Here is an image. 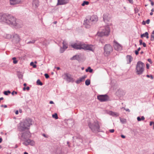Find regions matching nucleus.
Masks as SVG:
<instances>
[{"label": "nucleus", "instance_id": "nucleus-1", "mask_svg": "<svg viewBox=\"0 0 154 154\" xmlns=\"http://www.w3.org/2000/svg\"><path fill=\"white\" fill-rule=\"evenodd\" d=\"M32 122L31 119L27 118L20 122L18 127L19 131H23L26 130H28L30 126L32 125Z\"/></svg>", "mask_w": 154, "mask_h": 154}, {"label": "nucleus", "instance_id": "nucleus-2", "mask_svg": "<svg viewBox=\"0 0 154 154\" xmlns=\"http://www.w3.org/2000/svg\"><path fill=\"white\" fill-rule=\"evenodd\" d=\"M1 20L9 24L14 26H16L17 24L16 18L11 15L3 16L1 17Z\"/></svg>", "mask_w": 154, "mask_h": 154}, {"label": "nucleus", "instance_id": "nucleus-3", "mask_svg": "<svg viewBox=\"0 0 154 154\" xmlns=\"http://www.w3.org/2000/svg\"><path fill=\"white\" fill-rule=\"evenodd\" d=\"M110 27L108 26L100 27L97 32L98 36L102 37L104 36H108L110 33Z\"/></svg>", "mask_w": 154, "mask_h": 154}, {"label": "nucleus", "instance_id": "nucleus-4", "mask_svg": "<svg viewBox=\"0 0 154 154\" xmlns=\"http://www.w3.org/2000/svg\"><path fill=\"white\" fill-rule=\"evenodd\" d=\"M88 125L92 132H97L100 131V126L98 121H96L90 123Z\"/></svg>", "mask_w": 154, "mask_h": 154}, {"label": "nucleus", "instance_id": "nucleus-5", "mask_svg": "<svg viewBox=\"0 0 154 154\" xmlns=\"http://www.w3.org/2000/svg\"><path fill=\"white\" fill-rule=\"evenodd\" d=\"M145 67V64L140 61H139L136 65V73L137 75H141L143 73Z\"/></svg>", "mask_w": 154, "mask_h": 154}, {"label": "nucleus", "instance_id": "nucleus-6", "mask_svg": "<svg viewBox=\"0 0 154 154\" xmlns=\"http://www.w3.org/2000/svg\"><path fill=\"white\" fill-rule=\"evenodd\" d=\"M103 21L106 23H108L112 21L111 17L108 13H104L103 16Z\"/></svg>", "mask_w": 154, "mask_h": 154}, {"label": "nucleus", "instance_id": "nucleus-7", "mask_svg": "<svg viewBox=\"0 0 154 154\" xmlns=\"http://www.w3.org/2000/svg\"><path fill=\"white\" fill-rule=\"evenodd\" d=\"M82 43L77 42L70 45V46L73 48L75 49H81L82 48Z\"/></svg>", "mask_w": 154, "mask_h": 154}, {"label": "nucleus", "instance_id": "nucleus-8", "mask_svg": "<svg viewBox=\"0 0 154 154\" xmlns=\"http://www.w3.org/2000/svg\"><path fill=\"white\" fill-rule=\"evenodd\" d=\"M104 52L105 55H108L112 52V47L109 45H106L104 48Z\"/></svg>", "mask_w": 154, "mask_h": 154}, {"label": "nucleus", "instance_id": "nucleus-9", "mask_svg": "<svg viewBox=\"0 0 154 154\" xmlns=\"http://www.w3.org/2000/svg\"><path fill=\"white\" fill-rule=\"evenodd\" d=\"M97 98L101 102H104L108 100L109 97L106 95H100L97 96Z\"/></svg>", "mask_w": 154, "mask_h": 154}, {"label": "nucleus", "instance_id": "nucleus-10", "mask_svg": "<svg viewBox=\"0 0 154 154\" xmlns=\"http://www.w3.org/2000/svg\"><path fill=\"white\" fill-rule=\"evenodd\" d=\"M82 49L86 50L93 51V48L94 46L93 45L86 44L82 43Z\"/></svg>", "mask_w": 154, "mask_h": 154}, {"label": "nucleus", "instance_id": "nucleus-11", "mask_svg": "<svg viewBox=\"0 0 154 154\" xmlns=\"http://www.w3.org/2000/svg\"><path fill=\"white\" fill-rule=\"evenodd\" d=\"M114 47L115 49L117 51H120L122 49V47L121 45L118 43L115 40L114 41Z\"/></svg>", "mask_w": 154, "mask_h": 154}, {"label": "nucleus", "instance_id": "nucleus-12", "mask_svg": "<svg viewBox=\"0 0 154 154\" xmlns=\"http://www.w3.org/2000/svg\"><path fill=\"white\" fill-rule=\"evenodd\" d=\"M22 1L23 0H9L10 5H13L20 4Z\"/></svg>", "mask_w": 154, "mask_h": 154}, {"label": "nucleus", "instance_id": "nucleus-13", "mask_svg": "<svg viewBox=\"0 0 154 154\" xmlns=\"http://www.w3.org/2000/svg\"><path fill=\"white\" fill-rule=\"evenodd\" d=\"M23 144L26 146H27L29 145H30L31 146H33L35 144V142L33 140L28 139L25 140L23 142Z\"/></svg>", "mask_w": 154, "mask_h": 154}, {"label": "nucleus", "instance_id": "nucleus-14", "mask_svg": "<svg viewBox=\"0 0 154 154\" xmlns=\"http://www.w3.org/2000/svg\"><path fill=\"white\" fill-rule=\"evenodd\" d=\"M30 132L29 131H27L22 134L21 137L23 139H25L30 137Z\"/></svg>", "mask_w": 154, "mask_h": 154}, {"label": "nucleus", "instance_id": "nucleus-15", "mask_svg": "<svg viewBox=\"0 0 154 154\" xmlns=\"http://www.w3.org/2000/svg\"><path fill=\"white\" fill-rule=\"evenodd\" d=\"M69 0H58L57 5H63L68 3Z\"/></svg>", "mask_w": 154, "mask_h": 154}, {"label": "nucleus", "instance_id": "nucleus-16", "mask_svg": "<svg viewBox=\"0 0 154 154\" xmlns=\"http://www.w3.org/2000/svg\"><path fill=\"white\" fill-rule=\"evenodd\" d=\"M66 78L67 81L71 82L72 81V78L69 74L67 73H65L63 75Z\"/></svg>", "mask_w": 154, "mask_h": 154}, {"label": "nucleus", "instance_id": "nucleus-17", "mask_svg": "<svg viewBox=\"0 0 154 154\" xmlns=\"http://www.w3.org/2000/svg\"><path fill=\"white\" fill-rule=\"evenodd\" d=\"M91 22V21L90 20V19H87L84 21V24L86 28H88L89 27Z\"/></svg>", "mask_w": 154, "mask_h": 154}, {"label": "nucleus", "instance_id": "nucleus-18", "mask_svg": "<svg viewBox=\"0 0 154 154\" xmlns=\"http://www.w3.org/2000/svg\"><path fill=\"white\" fill-rule=\"evenodd\" d=\"M90 20L91 22L97 21L98 20V18L96 15H93L90 18Z\"/></svg>", "mask_w": 154, "mask_h": 154}, {"label": "nucleus", "instance_id": "nucleus-19", "mask_svg": "<svg viewBox=\"0 0 154 154\" xmlns=\"http://www.w3.org/2000/svg\"><path fill=\"white\" fill-rule=\"evenodd\" d=\"M13 37L14 40H15L16 41L18 42L20 41V38L18 35L16 34H14L13 36Z\"/></svg>", "mask_w": 154, "mask_h": 154}, {"label": "nucleus", "instance_id": "nucleus-20", "mask_svg": "<svg viewBox=\"0 0 154 154\" xmlns=\"http://www.w3.org/2000/svg\"><path fill=\"white\" fill-rule=\"evenodd\" d=\"M86 76H84L83 77L80 78L79 79L77 80L76 81V82L77 84H79L82 82L86 78Z\"/></svg>", "mask_w": 154, "mask_h": 154}, {"label": "nucleus", "instance_id": "nucleus-21", "mask_svg": "<svg viewBox=\"0 0 154 154\" xmlns=\"http://www.w3.org/2000/svg\"><path fill=\"white\" fill-rule=\"evenodd\" d=\"M148 35H149L148 33L147 32H146L145 33H144L143 34H142L141 35V37L142 38L143 37H146V38L147 39H148L149 38Z\"/></svg>", "mask_w": 154, "mask_h": 154}, {"label": "nucleus", "instance_id": "nucleus-22", "mask_svg": "<svg viewBox=\"0 0 154 154\" xmlns=\"http://www.w3.org/2000/svg\"><path fill=\"white\" fill-rule=\"evenodd\" d=\"M63 48L64 50L66 49L67 48V45L65 41H64L63 43Z\"/></svg>", "mask_w": 154, "mask_h": 154}, {"label": "nucleus", "instance_id": "nucleus-23", "mask_svg": "<svg viewBox=\"0 0 154 154\" xmlns=\"http://www.w3.org/2000/svg\"><path fill=\"white\" fill-rule=\"evenodd\" d=\"M109 114L113 116H118V114L115 112H112V111H110L109 112Z\"/></svg>", "mask_w": 154, "mask_h": 154}, {"label": "nucleus", "instance_id": "nucleus-24", "mask_svg": "<svg viewBox=\"0 0 154 154\" xmlns=\"http://www.w3.org/2000/svg\"><path fill=\"white\" fill-rule=\"evenodd\" d=\"M33 5H35L36 7H38L39 5L38 2V0H36L34 1L32 3Z\"/></svg>", "mask_w": 154, "mask_h": 154}, {"label": "nucleus", "instance_id": "nucleus-25", "mask_svg": "<svg viewBox=\"0 0 154 154\" xmlns=\"http://www.w3.org/2000/svg\"><path fill=\"white\" fill-rule=\"evenodd\" d=\"M86 72H93V69H91L90 67H88V68L85 70Z\"/></svg>", "mask_w": 154, "mask_h": 154}, {"label": "nucleus", "instance_id": "nucleus-26", "mask_svg": "<svg viewBox=\"0 0 154 154\" xmlns=\"http://www.w3.org/2000/svg\"><path fill=\"white\" fill-rule=\"evenodd\" d=\"M137 119L138 121H140L141 120H144L145 119V118L143 116H142L141 118H140V117H138L137 118Z\"/></svg>", "mask_w": 154, "mask_h": 154}, {"label": "nucleus", "instance_id": "nucleus-27", "mask_svg": "<svg viewBox=\"0 0 154 154\" xmlns=\"http://www.w3.org/2000/svg\"><path fill=\"white\" fill-rule=\"evenodd\" d=\"M89 4V2L88 1H84L82 4V6H84L85 5H88Z\"/></svg>", "mask_w": 154, "mask_h": 154}, {"label": "nucleus", "instance_id": "nucleus-28", "mask_svg": "<svg viewBox=\"0 0 154 154\" xmlns=\"http://www.w3.org/2000/svg\"><path fill=\"white\" fill-rule=\"evenodd\" d=\"M90 81L89 79H87L85 82V84L86 85L88 86L90 84Z\"/></svg>", "mask_w": 154, "mask_h": 154}, {"label": "nucleus", "instance_id": "nucleus-29", "mask_svg": "<svg viewBox=\"0 0 154 154\" xmlns=\"http://www.w3.org/2000/svg\"><path fill=\"white\" fill-rule=\"evenodd\" d=\"M36 83L37 85H42L43 83L41 82L40 80L38 79L37 80Z\"/></svg>", "mask_w": 154, "mask_h": 154}, {"label": "nucleus", "instance_id": "nucleus-30", "mask_svg": "<svg viewBox=\"0 0 154 154\" xmlns=\"http://www.w3.org/2000/svg\"><path fill=\"white\" fill-rule=\"evenodd\" d=\"M127 58L129 60V63H130L132 60V58L131 56L130 55H128L127 57Z\"/></svg>", "mask_w": 154, "mask_h": 154}, {"label": "nucleus", "instance_id": "nucleus-31", "mask_svg": "<svg viewBox=\"0 0 154 154\" xmlns=\"http://www.w3.org/2000/svg\"><path fill=\"white\" fill-rule=\"evenodd\" d=\"M12 59L13 60V63L14 64H16L17 63L18 61L17 60H16V57H13Z\"/></svg>", "mask_w": 154, "mask_h": 154}, {"label": "nucleus", "instance_id": "nucleus-32", "mask_svg": "<svg viewBox=\"0 0 154 154\" xmlns=\"http://www.w3.org/2000/svg\"><path fill=\"white\" fill-rule=\"evenodd\" d=\"M52 117L53 118H54L56 119H58L57 115V113H55L53 115Z\"/></svg>", "mask_w": 154, "mask_h": 154}, {"label": "nucleus", "instance_id": "nucleus-33", "mask_svg": "<svg viewBox=\"0 0 154 154\" xmlns=\"http://www.w3.org/2000/svg\"><path fill=\"white\" fill-rule=\"evenodd\" d=\"M30 65L31 66H32L33 68H35L36 67V66L35 64H34L33 62H31L30 63Z\"/></svg>", "mask_w": 154, "mask_h": 154}, {"label": "nucleus", "instance_id": "nucleus-34", "mask_svg": "<svg viewBox=\"0 0 154 154\" xmlns=\"http://www.w3.org/2000/svg\"><path fill=\"white\" fill-rule=\"evenodd\" d=\"M120 121L123 123H125L126 122V120L125 119H121Z\"/></svg>", "mask_w": 154, "mask_h": 154}, {"label": "nucleus", "instance_id": "nucleus-35", "mask_svg": "<svg viewBox=\"0 0 154 154\" xmlns=\"http://www.w3.org/2000/svg\"><path fill=\"white\" fill-rule=\"evenodd\" d=\"M12 36L10 34H8L6 35V38H7L9 39L11 38Z\"/></svg>", "mask_w": 154, "mask_h": 154}, {"label": "nucleus", "instance_id": "nucleus-36", "mask_svg": "<svg viewBox=\"0 0 154 154\" xmlns=\"http://www.w3.org/2000/svg\"><path fill=\"white\" fill-rule=\"evenodd\" d=\"M11 92L10 91H5L4 92V94L5 95H8V94H10Z\"/></svg>", "mask_w": 154, "mask_h": 154}, {"label": "nucleus", "instance_id": "nucleus-37", "mask_svg": "<svg viewBox=\"0 0 154 154\" xmlns=\"http://www.w3.org/2000/svg\"><path fill=\"white\" fill-rule=\"evenodd\" d=\"M151 40L152 41H153L154 40V35H151Z\"/></svg>", "mask_w": 154, "mask_h": 154}, {"label": "nucleus", "instance_id": "nucleus-38", "mask_svg": "<svg viewBox=\"0 0 154 154\" xmlns=\"http://www.w3.org/2000/svg\"><path fill=\"white\" fill-rule=\"evenodd\" d=\"M77 59V56H74L71 58V60H73Z\"/></svg>", "mask_w": 154, "mask_h": 154}, {"label": "nucleus", "instance_id": "nucleus-39", "mask_svg": "<svg viewBox=\"0 0 154 154\" xmlns=\"http://www.w3.org/2000/svg\"><path fill=\"white\" fill-rule=\"evenodd\" d=\"M45 77L46 79H48L49 78V76L47 74H45Z\"/></svg>", "mask_w": 154, "mask_h": 154}, {"label": "nucleus", "instance_id": "nucleus-40", "mask_svg": "<svg viewBox=\"0 0 154 154\" xmlns=\"http://www.w3.org/2000/svg\"><path fill=\"white\" fill-rule=\"evenodd\" d=\"M146 76H147V77H148V78H149V77H150L152 79H153V77H152V75H146Z\"/></svg>", "mask_w": 154, "mask_h": 154}, {"label": "nucleus", "instance_id": "nucleus-41", "mask_svg": "<svg viewBox=\"0 0 154 154\" xmlns=\"http://www.w3.org/2000/svg\"><path fill=\"white\" fill-rule=\"evenodd\" d=\"M150 20L148 19L146 21V22L147 24H149L150 22Z\"/></svg>", "mask_w": 154, "mask_h": 154}, {"label": "nucleus", "instance_id": "nucleus-42", "mask_svg": "<svg viewBox=\"0 0 154 154\" xmlns=\"http://www.w3.org/2000/svg\"><path fill=\"white\" fill-rule=\"evenodd\" d=\"M149 1L151 2V5L153 6L154 5V2L151 0H149Z\"/></svg>", "mask_w": 154, "mask_h": 154}, {"label": "nucleus", "instance_id": "nucleus-43", "mask_svg": "<svg viewBox=\"0 0 154 154\" xmlns=\"http://www.w3.org/2000/svg\"><path fill=\"white\" fill-rule=\"evenodd\" d=\"M139 43H140V45H141L143 43V41L142 40H139Z\"/></svg>", "mask_w": 154, "mask_h": 154}, {"label": "nucleus", "instance_id": "nucleus-44", "mask_svg": "<svg viewBox=\"0 0 154 154\" xmlns=\"http://www.w3.org/2000/svg\"><path fill=\"white\" fill-rule=\"evenodd\" d=\"M109 132L111 133H113L114 131V129H110L109 130Z\"/></svg>", "mask_w": 154, "mask_h": 154}, {"label": "nucleus", "instance_id": "nucleus-45", "mask_svg": "<svg viewBox=\"0 0 154 154\" xmlns=\"http://www.w3.org/2000/svg\"><path fill=\"white\" fill-rule=\"evenodd\" d=\"M143 45V46L144 47H146V44H145V43L144 42H143V43H142V44Z\"/></svg>", "mask_w": 154, "mask_h": 154}, {"label": "nucleus", "instance_id": "nucleus-46", "mask_svg": "<svg viewBox=\"0 0 154 154\" xmlns=\"http://www.w3.org/2000/svg\"><path fill=\"white\" fill-rule=\"evenodd\" d=\"M138 51H137V50H136L135 51V54L136 55H137L138 54Z\"/></svg>", "mask_w": 154, "mask_h": 154}, {"label": "nucleus", "instance_id": "nucleus-47", "mask_svg": "<svg viewBox=\"0 0 154 154\" xmlns=\"http://www.w3.org/2000/svg\"><path fill=\"white\" fill-rule=\"evenodd\" d=\"M146 68L148 69L149 68V65L148 63L146 64Z\"/></svg>", "mask_w": 154, "mask_h": 154}, {"label": "nucleus", "instance_id": "nucleus-48", "mask_svg": "<svg viewBox=\"0 0 154 154\" xmlns=\"http://www.w3.org/2000/svg\"><path fill=\"white\" fill-rule=\"evenodd\" d=\"M148 61L149 62H150V63H152V61L150 59H148Z\"/></svg>", "mask_w": 154, "mask_h": 154}, {"label": "nucleus", "instance_id": "nucleus-49", "mask_svg": "<svg viewBox=\"0 0 154 154\" xmlns=\"http://www.w3.org/2000/svg\"><path fill=\"white\" fill-rule=\"evenodd\" d=\"M154 122H150V126H152V125H153V124L154 123Z\"/></svg>", "mask_w": 154, "mask_h": 154}, {"label": "nucleus", "instance_id": "nucleus-50", "mask_svg": "<svg viewBox=\"0 0 154 154\" xmlns=\"http://www.w3.org/2000/svg\"><path fill=\"white\" fill-rule=\"evenodd\" d=\"M1 106L2 107H4V108H6L7 107V106L6 105H2Z\"/></svg>", "mask_w": 154, "mask_h": 154}, {"label": "nucleus", "instance_id": "nucleus-51", "mask_svg": "<svg viewBox=\"0 0 154 154\" xmlns=\"http://www.w3.org/2000/svg\"><path fill=\"white\" fill-rule=\"evenodd\" d=\"M18 113H19V112H18V110L16 111V112H15V114L16 115L18 114Z\"/></svg>", "mask_w": 154, "mask_h": 154}, {"label": "nucleus", "instance_id": "nucleus-52", "mask_svg": "<svg viewBox=\"0 0 154 154\" xmlns=\"http://www.w3.org/2000/svg\"><path fill=\"white\" fill-rule=\"evenodd\" d=\"M121 137L122 138H125V137L124 135H121Z\"/></svg>", "mask_w": 154, "mask_h": 154}, {"label": "nucleus", "instance_id": "nucleus-53", "mask_svg": "<svg viewBox=\"0 0 154 154\" xmlns=\"http://www.w3.org/2000/svg\"><path fill=\"white\" fill-rule=\"evenodd\" d=\"M29 87H27L26 88V89L27 90V91H29Z\"/></svg>", "mask_w": 154, "mask_h": 154}, {"label": "nucleus", "instance_id": "nucleus-54", "mask_svg": "<svg viewBox=\"0 0 154 154\" xmlns=\"http://www.w3.org/2000/svg\"><path fill=\"white\" fill-rule=\"evenodd\" d=\"M130 3H132L133 1V0H128Z\"/></svg>", "mask_w": 154, "mask_h": 154}, {"label": "nucleus", "instance_id": "nucleus-55", "mask_svg": "<svg viewBox=\"0 0 154 154\" xmlns=\"http://www.w3.org/2000/svg\"><path fill=\"white\" fill-rule=\"evenodd\" d=\"M19 112L20 113H21L22 112V110L21 109H19Z\"/></svg>", "mask_w": 154, "mask_h": 154}, {"label": "nucleus", "instance_id": "nucleus-56", "mask_svg": "<svg viewBox=\"0 0 154 154\" xmlns=\"http://www.w3.org/2000/svg\"><path fill=\"white\" fill-rule=\"evenodd\" d=\"M50 104H53L54 103V102L53 101H51L50 102Z\"/></svg>", "mask_w": 154, "mask_h": 154}, {"label": "nucleus", "instance_id": "nucleus-57", "mask_svg": "<svg viewBox=\"0 0 154 154\" xmlns=\"http://www.w3.org/2000/svg\"><path fill=\"white\" fill-rule=\"evenodd\" d=\"M142 24L143 25H145V22L144 21H143L142 22Z\"/></svg>", "mask_w": 154, "mask_h": 154}, {"label": "nucleus", "instance_id": "nucleus-58", "mask_svg": "<svg viewBox=\"0 0 154 154\" xmlns=\"http://www.w3.org/2000/svg\"><path fill=\"white\" fill-rule=\"evenodd\" d=\"M43 136L44 137H48V136H46V135L45 134H43Z\"/></svg>", "mask_w": 154, "mask_h": 154}, {"label": "nucleus", "instance_id": "nucleus-59", "mask_svg": "<svg viewBox=\"0 0 154 154\" xmlns=\"http://www.w3.org/2000/svg\"><path fill=\"white\" fill-rule=\"evenodd\" d=\"M56 69L57 70H59L60 69V68L59 67H57Z\"/></svg>", "mask_w": 154, "mask_h": 154}, {"label": "nucleus", "instance_id": "nucleus-60", "mask_svg": "<svg viewBox=\"0 0 154 154\" xmlns=\"http://www.w3.org/2000/svg\"><path fill=\"white\" fill-rule=\"evenodd\" d=\"M23 85L25 87L26 86V84L25 83L23 84Z\"/></svg>", "mask_w": 154, "mask_h": 154}, {"label": "nucleus", "instance_id": "nucleus-61", "mask_svg": "<svg viewBox=\"0 0 154 154\" xmlns=\"http://www.w3.org/2000/svg\"><path fill=\"white\" fill-rule=\"evenodd\" d=\"M140 48H138L137 51H140Z\"/></svg>", "mask_w": 154, "mask_h": 154}, {"label": "nucleus", "instance_id": "nucleus-62", "mask_svg": "<svg viewBox=\"0 0 154 154\" xmlns=\"http://www.w3.org/2000/svg\"><path fill=\"white\" fill-rule=\"evenodd\" d=\"M26 89V88L25 87H24L23 88V91H25Z\"/></svg>", "mask_w": 154, "mask_h": 154}, {"label": "nucleus", "instance_id": "nucleus-63", "mask_svg": "<svg viewBox=\"0 0 154 154\" xmlns=\"http://www.w3.org/2000/svg\"><path fill=\"white\" fill-rule=\"evenodd\" d=\"M150 15H152V14H153L152 12H150Z\"/></svg>", "mask_w": 154, "mask_h": 154}, {"label": "nucleus", "instance_id": "nucleus-64", "mask_svg": "<svg viewBox=\"0 0 154 154\" xmlns=\"http://www.w3.org/2000/svg\"><path fill=\"white\" fill-rule=\"evenodd\" d=\"M152 34L154 35V30L152 31Z\"/></svg>", "mask_w": 154, "mask_h": 154}]
</instances>
